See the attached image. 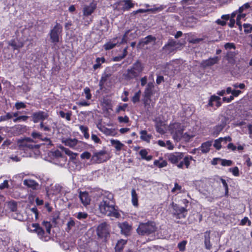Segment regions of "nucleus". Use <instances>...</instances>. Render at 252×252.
I'll use <instances>...</instances> for the list:
<instances>
[{"mask_svg":"<svg viewBox=\"0 0 252 252\" xmlns=\"http://www.w3.org/2000/svg\"><path fill=\"white\" fill-rule=\"evenodd\" d=\"M220 58L218 56L210 58L207 60H204L201 63V65L203 67L211 66L218 63Z\"/></svg>","mask_w":252,"mask_h":252,"instance_id":"20","label":"nucleus"},{"mask_svg":"<svg viewBox=\"0 0 252 252\" xmlns=\"http://www.w3.org/2000/svg\"><path fill=\"white\" fill-rule=\"evenodd\" d=\"M148 152L146 149H142L139 152V155H140L141 158L145 159L147 161H150L153 158V156L151 155H148Z\"/></svg>","mask_w":252,"mask_h":252,"instance_id":"35","label":"nucleus"},{"mask_svg":"<svg viewBox=\"0 0 252 252\" xmlns=\"http://www.w3.org/2000/svg\"><path fill=\"white\" fill-rule=\"evenodd\" d=\"M74 216L77 219L83 220L88 218V215L87 213L80 212L74 214Z\"/></svg>","mask_w":252,"mask_h":252,"instance_id":"41","label":"nucleus"},{"mask_svg":"<svg viewBox=\"0 0 252 252\" xmlns=\"http://www.w3.org/2000/svg\"><path fill=\"white\" fill-rule=\"evenodd\" d=\"M31 139L29 138L27 140H23L22 142V145L27 147L29 149H32L35 147L36 146L30 143Z\"/></svg>","mask_w":252,"mask_h":252,"instance_id":"44","label":"nucleus"},{"mask_svg":"<svg viewBox=\"0 0 252 252\" xmlns=\"http://www.w3.org/2000/svg\"><path fill=\"white\" fill-rule=\"evenodd\" d=\"M60 115L62 118H65L67 121L70 120L71 113H65L64 112L61 111L60 112Z\"/></svg>","mask_w":252,"mask_h":252,"instance_id":"54","label":"nucleus"},{"mask_svg":"<svg viewBox=\"0 0 252 252\" xmlns=\"http://www.w3.org/2000/svg\"><path fill=\"white\" fill-rule=\"evenodd\" d=\"M183 160L181 161L177 165V167L179 168H183L184 165H185L186 168H188L190 163V161L193 159L191 156H186L185 158L183 157Z\"/></svg>","mask_w":252,"mask_h":252,"instance_id":"24","label":"nucleus"},{"mask_svg":"<svg viewBox=\"0 0 252 252\" xmlns=\"http://www.w3.org/2000/svg\"><path fill=\"white\" fill-rule=\"evenodd\" d=\"M79 198L84 206H86L90 204L91 199L89 196V194L86 191H80L79 193Z\"/></svg>","mask_w":252,"mask_h":252,"instance_id":"23","label":"nucleus"},{"mask_svg":"<svg viewBox=\"0 0 252 252\" xmlns=\"http://www.w3.org/2000/svg\"><path fill=\"white\" fill-rule=\"evenodd\" d=\"M12 119L11 113H7L5 115L0 117V122L5 121Z\"/></svg>","mask_w":252,"mask_h":252,"instance_id":"57","label":"nucleus"},{"mask_svg":"<svg viewBox=\"0 0 252 252\" xmlns=\"http://www.w3.org/2000/svg\"><path fill=\"white\" fill-rule=\"evenodd\" d=\"M117 37L113 38L112 40L108 42L104 45V48L106 50H110L113 48L118 43Z\"/></svg>","mask_w":252,"mask_h":252,"instance_id":"33","label":"nucleus"},{"mask_svg":"<svg viewBox=\"0 0 252 252\" xmlns=\"http://www.w3.org/2000/svg\"><path fill=\"white\" fill-rule=\"evenodd\" d=\"M220 180L222 183L223 187L225 189V195L226 196H227L228 194V187L227 185V183H226V181L224 179L221 178H220Z\"/></svg>","mask_w":252,"mask_h":252,"instance_id":"48","label":"nucleus"},{"mask_svg":"<svg viewBox=\"0 0 252 252\" xmlns=\"http://www.w3.org/2000/svg\"><path fill=\"white\" fill-rule=\"evenodd\" d=\"M49 132H47V134H43L40 132L33 130L31 136L33 140H34L35 142L38 141H47L49 142V144H51V141L47 137V135Z\"/></svg>","mask_w":252,"mask_h":252,"instance_id":"13","label":"nucleus"},{"mask_svg":"<svg viewBox=\"0 0 252 252\" xmlns=\"http://www.w3.org/2000/svg\"><path fill=\"white\" fill-rule=\"evenodd\" d=\"M157 131L160 133L164 132V126L162 123H157L156 126Z\"/></svg>","mask_w":252,"mask_h":252,"instance_id":"51","label":"nucleus"},{"mask_svg":"<svg viewBox=\"0 0 252 252\" xmlns=\"http://www.w3.org/2000/svg\"><path fill=\"white\" fill-rule=\"evenodd\" d=\"M229 171L231 172L235 176H239V169L237 167L230 168Z\"/></svg>","mask_w":252,"mask_h":252,"instance_id":"64","label":"nucleus"},{"mask_svg":"<svg viewBox=\"0 0 252 252\" xmlns=\"http://www.w3.org/2000/svg\"><path fill=\"white\" fill-rule=\"evenodd\" d=\"M140 95H141V91H138L134 94V96L132 98V101L134 103H135L139 101Z\"/></svg>","mask_w":252,"mask_h":252,"instance_id":"50","label":"nucleus"},{"mask_svg":"<svg viewBox=\"0 0 252 252\" xmlns=\"http://www.w3.org/2000/svg\"><path fill=\"white\" fill-rule=\"evenodd\" d=\"M29 118V117L27 116H18L17 118L13 119V122L14 123H17L20 121H23L24 122H26L28 119Z\"/></svg>","mask_w":252,"mask_h":252,"instance_id":"53","label":"nucleus"},{"mask_svg":"<svg viewBox=\"0 0 252 252\" xmlns=\"http://www.w3.org/2000/svg\"><path fill=\"white\" fill-rule=\"evenodd\" d=\"M131 201L134 206H138V195L134 189H132L131 190Z\"/></svg>","mask_w":252,"mask_h":252,"instance_id":"40","label":"nucleus"},{"mask_svg":"<svg viewBox=\"0 0 252 252\" xmlns=\"http://www.w3.org/2000/svg\"><path fill=\"white\" fill-rule=\"evenodd\" d=\"M23 184L32 189H37L39 188V185L34 180L28 179L23 181Z\"/></svg>","mask_w":252,"mask_h":252,"instance_id":"22","label":"nucleus"},{"mask_svg":"<svg viewBox=\"0 0 252 252\" xmlns=\"http://www.w3.org/2000/svg\"><path fill=\"white\" fill-rule=\"evenodd\" d=\"M126 241L124 239H121L118 241L115 246V251L116 252H120L124 248V246L126 244Z\"/></svg>","mask_w":252,"mask_h":252,"instance_id":"38","label":"nucleus"},{"mask_svg":"<svg viewBox=\"0 0 252 252\" xmlns=\"http://www.w3.org/2000/svg\"><path fill=\"white\" fill-rule=\"evenodd\" d=\"M247 15L246 13H244V12H238V15L237 16L236 18V24L239 26V28L241 29V20L245 19Z\"/></svg>","mask_w":252,"mask_h":252,"instance_id":"39","label":"nucleus"},{"mask_svg":"<svg viewBox=\"0 0 252 252\" xmlns=\"http://www.w3.org/2000/svg\"><path fill=\"white\" fill-rule=\"evenodd\" d=\"M9 215L14 219L19 221H24L27 219L24 212H22L18 206L17 202L11 201L7 203Z\"/></svg>","mask_w":252,"mask_h":252,"instance_id":"6","label":"nucleus"},{"mask_svg":"<svg viewBox=\"0 0 252 252\" xmlns=\"http://www.w3.org/2000/svg\"><path fill=\"white\" fill-rule=\"evenodd\" d=\"M211 145V141H207L206 142L202 143L201 146L199 147V149L201 151L202 153H207L209 151Z\"/></svg>","mask_w":252,"mask_h":252,"instance_id":"34","label":"nucleus"},{"mask_svg":"<svg viewBox=\"0 0 252 252\" xmlns=\"http://www.w3.org/2000/svg\"><path fill=\"white\" fill-rule=\"evenodd\" d=\"M51 224L50 222L43 221L42 227H40L37 223H32L28 226L27 229L30 232H36L41 240L47 242L51 239Z\"/></svg>","mask_w":252,"mask_h":252,"instance_id":"3","label":"nucleus"},{"mask_svg":"<svg viewBox=\"0 0 252 252\" xmlns=\"http://www.w3.org/2000/svg\"><path fill=\"white\" fill-rule=\"evenodd\" d=\"M154 87V86L153 83L152 82H149L148 83L145 88L144 91L145 97L146 98V99L144 101L145 106H147L148 104V100H150V97L152 94V90Z\"/></svg>","mask_w":252,"mask_h":252,"instance_id":"18","label":"nucleus"},{"mask_svg":"<svg viewBox=\"0 0 252 252\" xmlns=\"http://www.w3.org/2000/svg\"><path fill=\"white\" fill-rule=\"evenodd\" d=\"M154 164L159 168H162L166 166L167 163L165 160H162L160 161L158 160H156L154 162Z\"/></svg>","mask_w":252,"mask_h":252,"instance_id":"45","label":"nucleus"},{"mask_svg":"<svg viewBox=\"0 0 252 252\" xmlns=\"http://www.w3.org/2000/svg\"><path fill=\"white\" fill-rule=\"evenodd\" d=\"M110 231V225L106 222L100 223L96 228L97 235L100 238H106L109 235Z\"/></svg>","mask_w":252,"mask_h":252,"instance_id":"10","label":"nucleus"},{"mask_svg":"<svg viewBox=\"0 0 252 252\" xmlns=\"http://www.w3.org/2000/svg\"><path fill=\"white\" fill-rule=\"evenodd\" d=\"M176 45V41L174 40H170L168 43L164 46L163 49L166 52L170 53L174 50Z\"/></svg>","mask_w":252,"mask_h":252,"instance_id":"29","label":"nucleus"},{"mask_svg":"<svg viewBox=\"0 0 252 252\" xmlns=\"http://www.w3.org/2000/svg\"><path fill=\"white\" fill-rule=\"evenodd\" d=\"M75 225V221L72 218H70L67 223V228L68 230L71 229Z\"/></svg>","mask_w":252,"mask_h":252,"instance_id":"60","label":"nucleus"},{"mask_svg":"<svg viewBox=\"0 0 252 252\" xmlns=\"http://www.w3.org/2000/svg\"><path fill=\"white\" fill-rule=\"evenodd\" d=\"M119 226L121 229L122 233L125 235H128L131 229V226L127 222L120 223Z\"/></svg>","mask_w":252,"mask_h":252,"instance_id":"27","label":"nucleus"},{"mask_svg":"<svg viewBox=\"0 0 252 252\" xmlns=\"http://www.w3.org/2000/svg\"><path fill=\"white\" fill-rule=\"evenodd\" d=\"M28 245L26 244L21 243L19 242H16L14 246V250L17 252H27Z\"/></svg>","mask_w":252,"mask_h":252,"instance_id":"28","label":"nucleus"},{"mask_svg":"<svg viewBox=\"0 0 252 252\" xmlns=\"http://www.w3.org/2000/svg\"><path fill=\"white\" fill-rule=\"evenodd\" d=\"M144 67L141 63L137 61L132 66L128 68L124 73L123 76L126 81L136 79L143 71Z\"/></svg>","mask_w":252,"mask_h":252,"instance_id":"5","label":"nucleus"},{"mask_svg":"<svg viewBox=\"0 0 252 252\" xmlns=\"http://www.w3.org/2000/svg\"><path fill=\"white\" fill-rule=\"evenodd\" d=\"M27 213L28 214L27 216L25 214L27 218L25 220H28L29 221H34L37 220L38 213L36 207H34L30 209Z\"/></svg>","mask_w":252,"mask_h":252,"instance_id":"17","label":"nucleus"},{"mask_svg":"<svg viewBox=\"0 0 252 252\" xmlns=\"http://www.w3.org/2000/svg\"><path fill=\"white\" fill-rule=\"evenodd\" d=\"M184 154L182 153H175L168 156V160L172 163L177 165L183 158Z\"/></svg>","mask_w":252,"mask_h":252,"instance_id":"16","label":"nucleus"},{"mask_svg":"<svg viewBox=\"0 0 252 252\" xmlns=\"http://www.w3.org/2000/svg\"><path fill=\"white\" fill-rule=\"evenodd\" d=\"M26 129V126L17 125L10 127L9 132L14 136H16L23 133Z\"/></svg>","mask_w":252,"mask_h":252,"instance_id":"14","label":"nucleus"},{"mask_svg":"<svg viewBox=\"0 0 252 252\" xmlns=\"http://www.w3.org/2000/svg\"><path fill=\"white\" fill-rule=\"evenodd\" d=\"M124 3V8L125 10H128L133 6V4L131 0H125L123 1Z\"/></svg>","mask_w":252,"mask_h":252,"instance_id":"47","label":"nucleus"},{"mask_svg":"<svg viewBox=\"0 0 252 252\" xmlns=\"http://www.w3.org/2000/svg\"><path fill=\"white\" fill-rule=\"evenodd\" d=\"M47 112L38 111L32 113V118L34 123H40L38 128L47 134V132H52L54 130L55 124L51 118H48Z\"/></svg>","mask_w":252,"mask_h":252,"instance_id":"2","label":"nucleus"},{"mask_svg":"<svg viewBox=\"0 0 252 252\" xmlns=\"http://www.w3.org/2000/svg\"><path fill=\"white\" fill-rule=\"evenodd\" d=\"M118 119L120 123H127L129 122V118L126 116L124 117L120 116L118 118Z\"/></svg>","mask_w":252,"mask_h":252,"instance_id":"61","label":"nucleus"},{"mask_svg":"<svg viewBox=\"0 0 252 252\" xmlns=\"http://www.w3.org/2000/svg\"><path fill=\"white\" fill-rule=\"evenodd\" d=\"M79 129L81 130L82 133L83 134L84 137L86 139H88L90 137V134L88 133V127L81 125L79 126Z\"/></svg>","mask_w":252,"mask_h":252,"instance_id":"42","label":"nucleus"},{"mask_svg":"<svg viewBox=\"0 0 252 252\" xmlns=\"http://www.w3.org/2000/svg\"><path fill=\"white\" fill-rule=\"evenodd\" d=\"M221 104L220 98L218 96L213 95L209 99L208 106L210 107L216 106V108H218Z\"/></svg>","mask_w":252,"mask_h":252,"instance_id":"21","label":"nucleus"},{"mask_svg":"<svg viewBox=\"0 0 252 252\" xmlns=\"http://www.w3.org/2000/svg\"><path fill=\"white\" fill-rule=\"evenodd\" d=\"M231 140L232 139L230 136H227L223 138L220 137L215 141L214 146L216 149L220 150L221 148V144L223 141H225V142H227V141L230 142Z\"/></svg>","mask_w":252,"mask_h":252,"instance_id":"26","label":"nucleus"},{"mask_svg":"<svg viewBox=\"0 0 252 252\" xmlns=\"http://www.w3.org/2000/svg\"><path fill=\"white\" fill-rule=\"evenodd\" d=\"M243 26L245 32L248 33L252 32V25L250 24H244Z\"/></svg>","mask_w":252,"mask_h":252,"instance_id":"49","label":"nucleus"},{"mask_svg":"<svg viewBox=\"0 0 252 252\" xmlns=\"http://www.w3.org/2000/svg\"><path fill=\"white\" fill-rule=\"evenodd\" d=\"M236 53L235 52H228L226 55V58L230 63L232 64H234L236 62Z\"/></svg>","mask_w":252,"mask_h":252,"instance_id":"36","label":"nucleus"},{"mask_svg":"<svg viewBox=\"0 0 252 252\" xmlns=\"http://www.w3.org/2000/svg\"><path fill=\"white\" fill-rule=\"evenodd\" d=\"M62 27L61 25L57 23L50 32V37L51 42L56 44L60 41V36H61Z\"/></svg>","mask_w":252,"mask_h":252,"instance_id":"9","label":"nucleus"},{"mask_svg":"<svg viewBox=\"0 0 252 252\" xmlns=\"http://www.w3.org/2000/svg\"><path fill=\"white\" fill-rule=\"evenodd\" d=\"M251 3L250 2H246L245 4H244L241 6L239 7L238 9L239 12H244L245 11L247 10V9L251 8Z\"/></svg>","mask_w":252,"mask_h":252,"instance_id":"46","label":"nucleus"},{"mask_svg":"<svg viewBox=\"0 0 252 252\" xmlns=\"http://www.w3.org/2000/svg\"><path fill=\"white\" fill-rule=\"evenodd\" d=\"M113 198V194L109 191L102 193L98 199V209L103 215L118 218L120 214L115 207Z\"/></svg>","mask_w":252,"mask_h":252,"instance_id":"1","label":"nucleus"},{"mask_svg":"<svg viewBox=\"0 0 252 252\" xmlns=\"http://www.w3.org/2000/svg\"><path fill=\"white\" fill-rule=\"evenodd\" d=\"M157 230L156 224L153 221H148L146 223H141L137 228V233L141 235H148Z\"/></svg>","mask_w":252,"mask_h":252,"instance_id":"7","label":"nucleus"},{"mask_svg":"<svg viewBox=\"0 0 252 252\" xmlns=\"http://www.w3.org/2000/svg\"><path fill=\"white\" fill-rule=\"evenodd\" d=\"M97 3L93 0L89 5H86L83 8V15L86 16L91 15L96 8Z\"/></svg>","mask_w":252,"mask_h":252,"instance_id":"15","label":"nucleus"},{"mask_svg":"<svg viewBox=\"0 0 252 252\" xmlns=\"http://www.w3.org/2000/svg\"><path fill=\"white\" fill-rule=\"evenodd\" d=\"M140 139L147 142H149L151 139L152 136L151 134H148L146 130H141L140 132Z\"/></svg>","mask_w":252,"mask_h":252,"instance_id":"37","label":"nucleus"},{"mask_svg":"<svg viewBox=\"0 0 252 252\" xmlns=\"http://www.w3.org/2000/svg\"><path fill=\"white\" fill-rule=\"evenodd\" d=\"M230 15L229 14L222 15L221 16V19H218L216 21L215 23L218 25H220L222 26H224L226 24V21L229 19Z\"/></svg>","mask_w":252,"mask_h":252,"instance_id":"32","label":"nucleus"},{"mask_svg":"<svg viewBox=\"0 0 252 252\" xmlns=\"http://www.w3.org/2000/svg\"><path fill=\"white\" fill-rule=\"evenodd\" d=\"M187 243L186 241H183L178 244V247L180 251L183 252L185 251Z\"/></svg>","mask_w":252,"mask_h":252,"instance_id":"58","label":"nucleus"},{"mask_svg":"<svg viewBox=\"0 0 252 252\" xmlns=\"http://www.w3.org/2000/svg\"><path fill=\"white\" fill-rule=\"evenodd\" d=\"M91 157V154L88 152H84L80 155L82 159H89Z\"/></svg>","mask_w":252,"mask_h":252,"instance_id":"63","label":"nucleus"},{"mask_svg":"<svg viewBox=\"0 0 252 252\" xmlns=\"http://www.w3.org/2000/svg\"><path fill=\"white\" fill-rule=\"evenodd\" d=\"M221 34L220 32L216 31L215 32V36H210V39L213 42H218L221 39Z\"/></svg>","mask_w":252,"mask_h":252,"instance_id":"43","label":"nucleus"},{"mask_svg":"<svg viewBox=\"0 0 252 252\" xmlns=\"http://www.w3.org/2000/svg\"><path fill=\"white\" fill-rule=\"evenodd\" d=\"M179 66L178 61H172L164 65V69L163 70L168 75H172L174 73V71L176 70Z\"/></svg>","mask_w":252,"mask_h":252,"instance_id":"12","label":"nucleus"},{"mask_svg":"<svg viewBox=\"0 0 252 252\" xmlns=\"http://www.w3.org/2000/svg\"><path fill=\"white\" fill-rule=\"evenodd\" d=\"M171 206L173 209L172 214L176 219H180L186 217L188 212L186 207H180L174 202H172Z\"/></svg>","mask_w":252,"mask_h":252,"instance_id":"8","label":"nucleus"},{"mask_svg":"<svg viewBox=\"0 0 252 252\" xmlns=\"http://www.w3.org/2000/svg\"><path fill=\"white\" fill-rule=\"evenodd\" d=\"M64 144L67 146L75 150H78L79 147L81 145V142L75 138H69L64 141Z\"/></svg>","mask_w":252,"mask_h":252,"instance_id":"19","label":"nucleus"},{"mask_svg":"<svg viewBox=\"0 0 252 252\" xmlns=\"http://www.w3.org/2000/svg\"><path fill=\"white\" fill-rule=\"evenodd\" d=\"M84 93L86 95V98L87 99H90L92 97V94L90 93V90L89 88L86 87L84 90Z\"/></svg>","mask_w":252,"mask_h":252,"instance_id":"62","label":"nucleus"},{"mask_svg":"<svg viewBox=\"0 0 252 252\" xmlns=\"http://www.w3.org/2000/svg\"><path fill=\"white\" fill-rule=\"evenodd\" d=\"M8 45L13 50H18L24 46V43L18 39H12L8 41Z\"/></svg>","mask_w":252,"mask_h":252,"instance_id":"25","label":"nucleus"},{"mask_svg":"<svg viewBox=\"0 0 252 252\" xmlns=\"http://www.w3.org/2000/svg\"><path fill=\"white\" fill-rule=\"evenodd\" d=\"M110 142L117 151H120L125 146L124 144L118 140L112 139L110 140Z\"/></svg>","mask_w":252,"mask_h":252,"instance_id":"31","label":"nucleus"},{"mask_svg":"<svg viewBox=\"0 0 252 252\" xmlns=\"http://www.w3.org/2000/svg\"><path fill=\"white\" fill-rule=\"evenodd\" d=\"M15 108L17 110H19L22 108H25L26 107V105L23 102H17L15 104Z\"/></svg>","mask_w":252,"mask_h":252,"instance_id":"56","label":"nucleus"},{"mask_svg":"<svg viewBox=\"0 0 252 252\" xmlns=\"http://www.w3.org/2000/svg\"><path fill=\"white\" fill-rule=\"evenodd\" d=\"M221 164L224 166H228L232 164V161L230 160L220 159Z\"/></svg>","mask_w":252,"mask_h":252,"instance_id":"55","label":"nucleus"},{"mask_svg":"<svg viewBox=\"0 0 252 252\" xmlns=\"http://www.w3.org/2000/svg\"><path fill=\"white\" fill-rule=\"evenodd\" d=\"M52 189H53L52 193L54 194H57L61 191L62 187L59 185L56 184L52 187Z\"/></svg>","mask_w":252,"mask_h":252,"instance_id":"52","label":"nucleus"},{"mask_svg":"<svg viewBox=\"0 0 252 252\" xmlns=\"http://www.w3.org/2000/svg\"><path fill=\"white\" fill-rule=\"evenodd\" d=\"M155 38L153 37L151 35H149L147 37H146L144 39H143V42L145 44H148L149 42H152V41H155Z\"/></svg>","mask_w":252,"mask_h":252,"instance_id":"59","label":"nucleus"},{"mask_svg":"<svg viewBox=\"0 0 252 252\" xmlns=\"http://www.w3.org/2000/svg\"><path fill=\"white\" fill-rule=\"evenodd\" d=\"M210 234V231H207L204 233V245L205 248L208 250H210L212 248Z\"/></svg>","mask_w":252,"mask_h":252,"instance_id":"30","label":"nucleus"},{"mask_svg":"<svg viewBox=\"0 0 252 252\" xmlns=\"http://www.w3.org/2000/svg\"><path fill=\"white\" fill-rule=\"evenodd\" d=\"M109 159L108 155L105 150H101L94 153L92 157V161L95 163H101Z\"/></svg>","mask_w":252,"mask_h":252,"instance_id":"11","label":"nucleus"},{"mask_svg":"<svg viewBox=\"0 0 252 252\" xmlns=\"http://www.w3.org/2000/svg\"><path fill=\"white\" fill-rule=\"evenodd\" d=\"M169 129L173 135L174 139L177 141L182 139L186 141H189L190 138L195 136L193 133H188L186 132L183 134V126L178 123L170 124Z\"/></svg>","mask_w":252,"mask_h":252,"instance_id":"4","label":"nucleus"}]
</instances>
